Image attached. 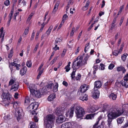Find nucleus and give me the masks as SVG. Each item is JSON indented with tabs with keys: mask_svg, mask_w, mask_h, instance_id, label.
Segmentation results:
<instances>
[{
	"mask_svg": "<svg viewBox=\"0 0 128 128\" xmlns=\"http://www.w3.org/2000/svg\"><path fill=\"white\" fill-rule=\"evenodd\" d=\"M89 57L88 54H86L84 56V54L82 56H78L74 61H76L77 66L78 67L84 66L87 64V61Z\"/></svg>",
	"mask_w": 128,
	"mask_h": 128,
	"instance_id": "obj_1",
	"label": "nucleus"
},
{
	"mask_svg": "<svg viewBox=\"0 0 128 128\" xmlns=\"http://www.w3.org/2000/svg\"><path fill=\"white\" fill-rule=\"evenodd\" d=\"M102 83L100 81H96L94 82V90L92 91V97L94 98H98L99 96L100 92L98 89L101 87Z\"/></svg>",
	"mask_w": 128,
	"mask_h": 128,
	"instance_id": "obj_2",
	"label": "nucleus"
},
{
	"mask_svg": "<svg viewBox=\"0 0 128 128\" xmlns=\"http://www.w3.org/2000/svg\"><path fill=\"white\" fill-rule=\"evenodd\" d=\"M124 112L123 110H111V111L108 112V118H109L114 119L119 116Z\"/></svg>",
	"mask_w": 128,
	"mask_h": 128,
	"instance_id": "obj_3",
	"label": "nucleus"
},
{
	"mask_svg": "<svg viewBox=\"0 0 128 128\" xmlns=\"http://www.w3.org/2000/svg\"><path fill=\"white\" fill-rule=\"evenodd\" d=\"M1 97L4 101V103L8 106L10 104L13 103L14 100L11 96L8 93H3L1 96Z\"/></svg>",
	"mask_w": 128,
	"mask_h": 128,
	"instance_id": "obj_4",
	"label": "nucleus"
},
{
	"mask_svg": "<svg viewBox=\"0 0 128 128\" xmlns=\"http://www.w3.org/2000/svg\"><path fill=\"white\" fill-rule=\"evenodd\" d=\"M75 113L77 117L79 118L82 117L85 114V112L83 108L79 106L78 104L76 103Z\"/></svg>",
	"mask_w": 128,
	"mask_h": 128,
	"instance_id": "obj_5",
	"label": "nucleus"
},
{
	"mask_svg": "<svg viewBox=\"0 0 128 128\" xmlns=\"http://www.w3.org/2000/svg\"><path fill=\"white\" fill-rule=\"evenodd\" d=\"M55 117L54 116L50 114L44 118V121L45 123L54 125V122Z\"/></svg>",
	"mask_w": 128,
	"mask_h": 128,
	"instance_id": "obj_6",
	"label": "nucleus"
},
{
	"mask_svg": "<svg viewBox=\"0 0 128 128\" xmlns=\"http://www.w3.org/2000/svg\"><path fill=\"white\" fill-rule=\"evenodd\" d=\"M15 115L17 117L18 120L20 119L22 116H24V114L21 108H18L16 110L15 112Z\"/></svg>",
	"mask_w": 128,
	"mask_h": 128,
	"instance_id": "obj_7",
	"label": "nucleus"
},
{
	"mask_svg": "<svg viewBox=\"0 0 128 128\" xmlns=\"http://www.w3.org/2000/svg\"><path fill=\"white\" fill-rule=\"evenodd\" d=\"M76 61H74L72 67L73 69V70L72 73L71 74V76L72 79H74L75 78L74 76L75 74V72L77 68H78L80 67H78L76 66Z\"/></svg>",
	"mask_w": 128,
	"mask_h": 128,
	"instance_id": "obj_8",
	"label": "nucleus"
},
{
	"mask_svg": "<svg viewBox=\"0 0 128 128\" xmlns=\"http://www.w3.org/2000/svg\"><path fill=\"white\" fill-rule=\"evenodd\" d=\"M38 106V104L37 102H34L32 103L28 107V108L30 111L34 110H36Z\"/></svg>",
	"mask_w": 128,
	"mask_h": 128,
	"instance_id": "obj_9",
	"label": "nucleus"
},
{
	"mask_svg": "<svg viewBox=\"0 0 128 128\" xmlns=\"http://www.w3.org/2000/svg\"><path fill=\"white\" fill-rule=\"evenodd\" d=\"M88 87L86 84H84L82 85L78 91V92L80 91V93L79 94H80L82 95V93L85 92L88 89Z\"/></svg>",
	"mask_w": 128,
	"mask_h": 128,
	"instance_id": "obj_10",
	"label": "nucleus"
},
{
	"mask_svg": "<svg viewBox=\"0 0 128 128\" xmlns=\"http://www.w3.org/2000/svg\"><path fill=\"white\" fill-rule=\"evenodd\" d=\"M76 103L72 105L70 109L68 110L67 113L68 114H69L70 117H72L73 116L74 109L76 108Z\"/></svg>",
	"mask_w": 128,
	"mask_h": 128,
	"instance_id": "obj_11",
	"label": "nucleus"
},
{
	"mask_svg": "<svg viewBox=\"0 0 128 128\" xmlns=\"http://www.w3.org/2000/svg\"><path fill=\"white\" fill-rule=\"evenodd\" d=\"M113 80L112 79H109L104 84V88L106 90H107L110 88V86Z\"/></svg>",
	"mask_w": 128,
	"mask_h": 128,
	"instance_id": "obj_12",
	"label": "nucleus"
},
{
	"mask_svg": "<svg viewBox=\"0 0 128 128\" xmlns=\"http://www.w3.org/2000/svg\"><path fill=\"white\" fill-rule=\"evenodd\" d=\"M30 93L31 95H32L34 97L40 98L41 96V94L38 91L34 90Z\"/></svg>",
	"mask_w": 128,
	"mask_h": 128,
	"instance_id": "obj_13",
	"label": "nucleus"
},
{
	"mask_svg": "<svg viewBox=\"0 0 128 128\" xmlns=\"http://www.w3.org/2000/svg\"><path fill=\"white\" fill-rule=\"evenodd\" d=\"M65 117L63 116H58L57 118L56 122L58 124L62 123L65 121Z\"/></svg>",
	"mask_w": 128,
	"mask_h": 128,
	"instance_id": "obj_14",
	"label": "nucleus"
},
{
	"mask_svg": "<svg viewBox=\"0 0 128 128\" xmlns=\"http://www.w3.org/2000/svg\"><path fill=\"white\" fill-rule=\"evenodd\" d=\"M65 124L68 128H74L76 124L74 122H66Z\"/></svg>",
	"mask_w": 128,
	"mask_h": 128,
	"instance_id": "obj_15",
	"label": "nucleus"
},
{
	"mask_svg": "<svg viewBox=\"0 0 128 128\" xmlns=\"http://www.w3.org/2000/svg\"><path fill=\"white\" fill-rule=\"evenodd\" d=\"M19 83L18 82H16V86L12 85L11 88V90L14 91H16L19 88Z\"/></svg>",
	"mask_w": 128,
	"mask_h": 128,
	"instance_id": "obj_16",
	"label": "nucleus"
},
{
	"mask_svg": "<svg viewBox=\"0 0 128 128\" xmlns=\"http://www.w3.org/2000/svg\"><path fill=\"white\" fill-rule=\"evenodd\" d=\"M121 82L122 86L126 88L128 87V82L127 81L122 80L121 81Z\"/></svg>",
	"mask_w": 128,
	"mask_h": 128,
	"instance_id": "obj_17",
	"label": "nucleus"
},
{
	"mask_svg": "<svg viewBox=\"0 0 128 128\" xmlns=\"http://www.w3.org/2000/svg\"><path fill=\"white\" fill-rule=\"evenodd\" d=\"M109 97L110 99H112L113 100H116L117 98V96L116 94L112 93L109 95Z\"/></svg>",
	"mask_w": 128,
	"mask_h": 128,
	"instance_id": "obj_18",
	"label": "nucleus"
},
{
	"mask_svg": "<svg viewBox=\"0 0 128 128\" xmlns=\"http://www.w3.org/2000/svg\"><path fill=\"white\" fill-rule=\"evenodd\" d=\"M55 98V94H53L50 95L48 98V101H51L52 100Z\"/></svg>",
	"mask_w": 128,
	"mask_h": 128,
	"instance_id": "obj_19",
	"label": "nucleus"
},
{
	"mask_svg": "<svg viewBox=\"0 0 128 128\" xmlns=\"http://www.w3.org/2000/svg\"><path fill=\"white\" fill-rule=\"evenodd\" d=\"M117 70L118 72L122 71L123 73H124L126 71L124 68L122 66L118 67L117 68Z\"/></svg>",
	"mask_w": 128,
	"mask_h": 128,
	"instance_id": "obj_20",
	"label": "nucleus"
},
{
	"mask_svg": "<svg viewBox=\"0 0 128 128\" xmlns=\"http://www.w3.org/2000/svg\"><path fill=\"white\" fill-rule=\"evenodd\" d=\"M53 83L47 85L46 87H44L42 88V90H44L45 88L46 89V88H47V90H45V92L47 90H51L52 88V87L53 86Z\"/></svg>",
	"mask_w": 128,
	"mask_h": 128,
	"instance_id": "obj_21",
	"label": "nucleus"
},
{
	"mask_svg": "<svg viewBox=\"0 0 128 128\" xmlns=\"http://www.w3.org/2000/svg\"><path fill=\"white\" fill-rule=\"evenodd\" d=\"M105 123L104 121H102L100 125L99 126H93L92 128H104V125Z\"/></svg>",
	"mask_w": 128,
	"mask_h": 128,
	"instance_id": "obj_22",
	"label": "nucleus"
},
{
	"mask_svg": "<svg viewBox=\"0 0 128 128\" xmlns=\"http://www.w3.org/2000/svg\"><path fill=\"white\" fill-rule=\"evenodd\" d=\"M26 67H24L20 70V74L22 76L26 73Z\"/></svg>",
	"mask_w": 128,
	"mask_h": 128,
	"instance_id": "obj_23",
	"label": "nucleus"
},
{
	"mask_svg": "<svg viewBox=\"0 0 128 128\" xmlns=\"http://www.w3.org/2000/svg\"><path fill=\"white\" fill-rule=\"evenodd\" d=\"M113 119L111 118H108L107 122H108V127L110 128L112 127V122Z\"/></svg>",
	"mask_w": 128,
	"mask_h": 128,
	"instance_id": "obj_24",
	"label": "nucleus"
},
{
	"mask_svg": "<svg viewBox=\"0 0 128 128\" xmlns=\"http://www.w3.org/2000/svg\"><path fill=\"white\" fill-rule=\"evenodd\" d=\"M34 87L35 85L34 84H30V85L28 88H29L30 92L35 90L34 89Z\"/></svg>",
	"mask_w": 128,
	"mask_h": 128,
	"instance_id": "obj_25",
	"label": "nucleus"
},
{
	"mask_svg": "<svg viewBox=\"0 0 128 128\" xmlns=\"http://www.w3.org/2000/svg\"><path fill=\"white\" fill-rule=\"evenodd\" d=\"M61 111L60 109L59 108H57L55 110V112L58 116H62L61 115Z\"/></svg>",
	"mask_w": 128,
	"mask_h": 128,
	"instance_id": "obj_26",
	"label": "nucleus"
},
{
	"mask_svg": "<svg viewBox=\"0 0 128 128\" xmlns=\"http://www.w3.org/2000/svg\"><path fill=\"white\" fill-rule=\"evenodd\" d=\"M102 118V115L101 114L100 116L98 118L96 122L95 123L93 126H98L99 121L101 120Z\"/></svg>",
	"mask_w": 128,
	"mask_h": 128,
	"instance_id": "obj_27",
	"label": "nucleus"
},
{
	"mask_svg": "<svg viewBox=\"0 0 128 128\" xmlns=\"http://www.w3.org/2000/svg\"><path fill=\"white\" fill-rule=\"evenodd\" d=\"M102 118V115L101 114L100 116L98 118L96 122L95 123L93 126H98L99 121L101 120Z\"/></svg>",
	"mask_w": 128,
	"mask_h": 128,
	"instance_id": "obj_28",
	"label": "nucleus"
},
{
	"mask_svg": "<svg viewBox=\"0 0 128 128\" xmlns=\"http://www.w3.org/2000/svg\"><path fill=\"white\" fill-rule=\"evenodd\" d=\"M16 79L14 78H12L10 80L9 83V86H11L14 84L15 82H16Z\"/></svg>",
	"mask_w": 128,
	"mask_h": 128,
	"instance_id": "obj_29",
	"label": "nucleus"
},
{
	"mask_svg": "<svg viewBox=\"0 0 128 128\" xmlns=\"http://www.w3.org/2000/svg\"><path fill=\"white\" fill-rule=\"evenodd\" d=\"M96 110L95 108L93 106H91L88 108V112H89L92 113L94 112Z\"/></svg>",
	"mask_w": 128,
	"mask_h": 128,
	"instance_id": "obj_30",
	"label": "nucleus"
},
{
	"mask_svg": "<svg viewBox=\"0 0 128 128\" xmlns=\"http://www.w3.org/2000/svg\"><path fill=\"white\" fill-rule=\"evenodd\" d=\"M124 120V118L123 117H120L117 119V122L118 124H122Z\"/></svg>",
	"mask_w": 128,
	"mask_h": 128,
	"instance_id": "obj_31",
	"label": "nucleus"
},
{
	"mask_svg": "<svg viewBox=\"0 0 128 128\" xmlns=\"http://www.w3.org/2000/svg\"><path fill=\"white\" fill-rule=\"evenodd\" d=\"M29 126H30V128H35L36 127H37V126H36V124L35 122H31L29 124Z\"/></svg>",
	"mask_w": 128,
	"mask_h": 128,
	"instance_id": "obj_32",
	"label": "nucleus"
},
{
	"mask_svg": "<svg viewBox=\"0 0 128 128\" xmlns=\"http://www.w3.org/2000/svg\"><path fill=\"white\" fill-rule=\"evenodd\" d=\"M94 114H88L86 116V118L88 119H91L94 118Z\"/></svg>",
	"mask_w": 128,
	"mask_h": 128,
	"instance_id": "obj_33",
	"label": "nucleus"
},
{
	"mask_svg": "<svg viewBox=\"0 0 128 128\" xmlns=\"http://www.w3.org/2000/svg\"><path fill=\"white\" fill-rule=\"evenodd\" d=\"M80 99L82 101L86 100L88 99V95L86 94H85L84 96L80 97Z\"/></svg>",
	"mask_w": 128,
	"mask_h": 128,
	"instance_id": "obj_34",
	"label": "nucleus"
},
{
	"mask_svg": "<svg viewBox=\"0 0 128 128\" xmlns=\"http://www.w3.org/2000/svg\"><path fill=\"white\" fill-rule=\"evenodd\" d=\"M89 2L88 1H87L86 5L82 8V10H86L88 8L89 5Z\"/></svg>",
	"mask_w": 128,
	"mask_h": 128,
	"instance_id": "obj_35",
	"label": "nucleus"
},
{
	"mask_svg": "<svg viewBox=\"0 0 128 128\" xmlns=\"http://www.w3.org/2000/svg\"><path fill=\"white\" fill-rule=\"evenodd\" d=\"M20 104V103L19 102H14L13 105L14 108L16 110L18 106H19Z\"/></svg>",
	"mask_w": 128,
	"mask_h": 128,
	"instance_id": "obj_36",
	"label": "nucleus"
},
{
	"mask_svg": "<svg viewBox=\"0 0 128 128\" xmlns=\"http://www.w3.org/2000/svg\"><path fill=\"white\" fill-rule=\"evenodd\" d=\"M53 28V26L52 25L50 26L49 27L48 29L46 32V34L48 36L50 34Z\"/></svg>",
	"mask_w": 128,
	"mask_h": 128,
	"instance_id": "obj_37",
	"label": "nucleus"
},
{
	"mask_svg": "<svg viewBox=\"0 0 128 128\" xmlns=\"http://www.w3.org/2000/svg\"><path fill=\"white\" fill-rule=\"evenodd\" d=\"M58 87V83H56L55 85L54 86L53 89V90L54 92H55L57 91Z\"/></svg>",
	"mask_w": 128,
	"mask_h": 128,
	"instance_id": "obj_38",
	"label": "nucleus"
},
{
	"mask_svg": "<svg viewBox=\"0 0 128 128\" xmlns=\"http://www.w3.org/2000/svg\"><path fill=\"white\" fill-rule=\"evenodd\" d=\"M14 8H12V9L11 11L10 12L9 14V20H11L12 17V15L14 13Z\"/></svg>",
	"mask_w": 128,
	"mask_h": 128,
	"instance_id": "obj_39",
	"label": "nucleus"
},
{
	"mask_svg": "<svg viewBox=\"0 0 128 128\" xmlns=\"http://www.w3.org/2000/svg\"><path fill=\"white\" fill-rule=\"evenodd\" d=\"M38 71H39V72L38 74V75L37 76V79H39V78L40 77V76L41 75V74L43 72L44 70L42 69L41 70H39Z\"/></svg>",
	"mask_w": 128,
	"mask_h": 128,
	"instance_id": "obj_40",
	"label": "nucleus"
},
{
	"mask_svg": "<svg viewBox=\"0 0 128 128\" xmlns=\"http://www.w3.org/2000/svg\"><path fill=\"white\" fill-rule=\"evenodd\" d=\"M81 75L80 74H78L77 76L75 77L74 79H76V80H80Z\"/></svg>",
	"mask_w": 128,
	"mask_h": 128,
	"instance_id": "obj_41",
	"label": "nucleus"
},
{
	"mask_svg": "<svg viewBox=\"0 0 128 128\" xmlns=\"http://www.w3.org/2000/svg\"><path fill=\"white\" fill-rule=\"evenodd\" d=\"M108 106L106 104H104L103 106L102 111L103 112L106 111L108 109Z\"/></svg>",
	"mask_w": 128,
	"mask_h": 128,
	"instance_id": "obj_42",
	"label": "nucleus"
},
{
	"mask_svg": "<svg viewBox=\"0 0 128 128\" xmlns=\"http://www.w3.org/2000/svg\"><path fill=\"white\" fill-rule=\"evenodd\" d=\"M127 55L126 54L124 53L122 56V59L123 61H124L126 60Z\"/></svg>",
	"mask_w": 128,
	"mask_h": 128,
	"instance_id": "obj_43",
	"label": "nucleus"
},
{
	"mask_svg": "<svg viewBox=\"0 0 128 128\" xmlns=\"http://www.w3.org/2000/svg\"><path fill=\"white\" fill-rule=\"evenodd\" d=\"M34 13L33 12H32L31 13L30 15L29 16L28 18L27 21L28 22H29L30 21V20L32 18V16H33L34 14Z\"/></svg>",
	"mask_w": 128,
	"mask_h": 128,
	"instance_id": "obj_44",
	"label": "nucleus"
},
{
	"mask_svg": "<svg viewBox=\"0 0 128 128\" xmlns=\"http://www.w3.org/2000/svg\"><path fill=\"white\" fill-rule=\"evenodd\" d=\"M89 44H90L89 42L88 43L86 44V46H85V48L84 49V50L85 52H86L87 51L88 49L89 48Z\"/></svg>",
	"mask_w": 128,
	"mask_h": 128,
	"instance_id": "obj_45",
	"label": "nucleus"
},
{
	"mask_svg": "<svg viewBox=\"0 0 128 128\" xmlns=\"http://www.w3.org/2000/svg\"><path fill=\"white\" fill-rule=\"evenodd\" d=\"M120 53L119 52V50H115L113 52V54L116 56H117L118 55V54Z\"/></svg>",
	"mask_w": 128,
	"mask_h": 128,
	"instance_id": "obj_46",
	"label": "nucleus"
},
{
	"mask_svg": "<svg viewBox=\"0 0 128 128\" xmlns=\"http://www.w3.org/2000/svg\"><path fill=\"white\" fill-rule=\"evenodd\" d=\"M26 65L28 67H31L32 66V63L30 61H28L26 62Z\"/></svg>",
	"mask_w": 128,
	"mask_h": 128,
	"instance_id": "obj_47",
	"label": "nucleus"
},
{
	"mask_svg": "<svg viewBox=\"0 0 128 128\" xmlns=\"http://www.w3.org/2000/svg\"><path fill=\"white\" fill-rule=\"evenodd\" d=\"M68 18V16L66 14H64L63 17V19L62 21H64V22H65V20H66Z\"/></svg>",
	"mask_w": 128,
	"mask_h": 128,
	"instance_id": "obj_48",
	"label": "nucleus"
},
{
	"mask_svg": "<svg viewBox=\"0 0 128 128\" xmlns=\"http://www.w3.org/2000/svg\"><path fill=\"white\" fill-rule=\"evenodd\" d=\"M61 41V40L59 38H56L55 40V44H56L58 43V42H60Z\"/></svg>",
	"mask_w": 128,
	"mask_h": 128,
	"instance_id": "obj_49",
	"label": "nucleus"
},
{
	"mask_svg": "<svg viewBox=\"0 0 128 128\" xmlns=\"http://www.w3.org/2000/svg\"><path fill=\"white\" fill-rule=\"evenodd\" d=\"M114 65L113 64H110L109 65L108 68L110 70H112L114 67Z\"/></svg>",
	"mask_w": 128,
	"mask_h": 128,
	"instance_id": "obj_50",
	"label": "nucleus"
},
{
	"mask_svg": "<svg viewBox=\"0 0 128 128\" xmlns=\"http://www.w3.org/2000/svg\"><path fill=\"white\" fill-rule=\"evenodd\" d=\"M29 31V28L28 27L25 29L24 34L26 35L28 33Z\"/></svg>",
	"mask_w": 128,
	"mask_h": 128,
	"instance_id": "obj_51",
	"label": "nucleus"
},
{
	"mask_svg": "<svg viewBox=\"0 0 128 128\" xmlns=\"http://www.w3.org/2000/svg\"><path fill=\"white\" fill-rule=\"evenodd\" d=\"M30 102V100H29L28 98V97H26L25 100V103H27L28 104Z\"/></svg>",
	"mask_w": 128,
	"mask_h": 128,
	"instance_id": "obj_52",
	"label": "nucleus"
},
{
	"mask_svg": "<svg viewBox=\"0 0 128 128\" xmlns=\"http://www.w3.org/2000/svg\"><path fill=\"white\" fill-rule=\"evenodd\" d=\"M105 66L103 64H100V68L102 70H104V69Z\"/></svg>",
	"mask_w": 128,
	"mask_h": 128,
	"instance_id": "obj_53",
	"label": "nucleus"
},
{
	"mask_svg": "<svg viewBox=\"0 0 128 128\" xmlns=\"http://www.w3.org/2000/svg\"><path fill=\"white\" fill-rule=\"evenodd\" d=\"M128 126V121H127L123 126L122 127V128H126Z\"/></svg>",
	"mask_w": 128,
	"mask_h": 128,
	"instance_id": "obj_54",
	"label": "nucleus"
},
{
	"mask_svg": "<svg viewBox=\"0 0 128 128\" xmlns=\"http://www.w3.org/2000/svg\"><path fill=\"white\" fill-rule=\"evenodd\" d=\"M4 4L6 6H8L10 4V2L9 0H6L4 2Z\"/></svg>",
	"mask_w": 128,
	"mask_h": 128,
	"instance_id": "obj_55",
	"label": "nucleus"
},
{
	"mask_svg": "<svg viewBox=\"0 0 128 128\" xmlns=\"http://www.w3.org/2000/svg\"><path fill=\"white\" fill-rule=\"evenodd\" d=\"M124 5H123L121 6L120 7V10L119 11L118 13V14H117V15H119V14L121 13V12H122V9H123L124 8Z\"/></svg>",
	"mask_w": 128,
	"mask_h": 128,
	"instance_id": "obj_56",
	"label": "nucleus"
},
{
	"mask_svg": "<svg viewBox=\"0 0 128 128\" xmlns=\"http://www.w3.org/2000/svg\"><path fill=\"white\" fill-rule=\"evenodd\" d=\"M57 56L55 57L53 60L50 63L52 64H53L54 63V62H55L56 60L57 59Z\"/></svg>",
	"mask_w": 128,
	"mask_h": 128,
	"instance_id": "obj_57",
	"label": "nucleus"
},
{
	"mask_svg": "<svg viewBox=\"0 0 128 128\" xmlns=\"http://www.w3.org/2000/svg\"><path fill=\"white\" fill-rule=\"evenodd\" d=\"M121 83L120 82H117L116 83L115 86H117L118 88H120L121 86Z\"/></svg>",
	"mask_w": 128,
	"mask_h": 128,
	"instance_id": "obj_58",
	"label": "nucleus"
},
{
	"mask_svg": "<svg viewBox=\"0 0 128 128\" xmlns=\"http://www.w3.org/2000/svg\"><path fill=\"white\" fill-rule=\"evenodd\" d=\"M64 21H62L61 22L59 26L58 27V30L60 29L61 28L62 25L64 24Z\"/></svg>",
	"mask_w": 128,
	"mask_h": 128,
	"instance_id": "obj_59",
	"label": "nucleus"
},
{
	"mask_svg": "<svg viewBox=\"0 0 128 128\" xmlns=\"http://www.w3.org/2000/svg\"><path fill=\"white\" fill-rule=\"evenodd\" d=\"M21 4V5L22 6H24L26 5V2L24 0H23L22 1Z\"/></svg>",
	"mask_w": 128,
	"mask_h": 128,
	"instance_id": "obj_60",
	"label": "nucleus"
},
{
	"mask_svg": "<svg viewBox=\"0 0 128 128\" xmlns=\"http://www.w3.org/2000/svg\"><path fill=\"white\" fill-rule=\"evenodd\" d=\"M35 122H37L38 121V117L34 115L33 118Z\"/></svg>",
	"mask_w": 128,
	"mask_h": 128,
	"instance_id": "obj_61",
	"label": "nucleus"
},
{
	"mask_svg": "<svg viewBox=\"0 0 128 128\" xmlns=\"http://www.w3.org/2000/svg\"><path fill=\"white\" fill-rule=\"evenodd\" d=\"M66 49H64L63 50L62 52V54H61V56H62L63 57L64 56L65 54H66Z\"/></svg>",
	"mask_w": 128,
	"mask_h": 128,
	"instance_id": "obj_62",
	"label": "nucleus"
},
{
	"mask_svg": "<svg viewBox=\"0 0 128 128\" xmlns=\"http://www.w3.org/2000/svg\"><path fill=\"white\" fill-rule=\"evenodd\" d=\"M124 80L127 81H128V73L124 77Z\"/></svg>",
	"mask_w": 128,
	"mask_h": 128,
	"instance_id": "obj_63",
	"label": "nucleus"
},
{
	"mask_svg": "<svg viewBox=\"0 0 128 128\" xmlns=\"http://www.w3.org/2000/svg\"><path fill=\"white\" fill-rule=\"evenodd\" d=\"M52 126L51 124H46V128H52V126Z\"/></svg>",
	"mask_w": 128,
	"mask_h": 128,
	"instance_id": "obj_64",
	"label": "nucleus"
}]
</instances>
